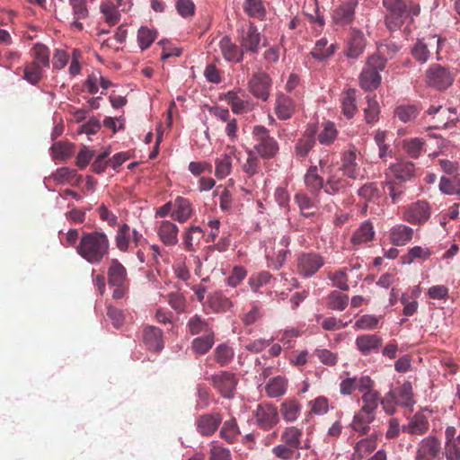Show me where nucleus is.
<instances>
[{"label":"nucleus","instance_id":"a211bd4d","mask_svg":"<svg viewBox=\"0 0 460 460\" xmlns=\"http://www.w3.org/2000/svg\"><path fill=\"white\" fill-rule=\"evenodd\" d=\"M446 460H460V432L456 428L447 426L445 429L444 452Z\"/></svg>","mask_w":460,"mask_h":460},{"label":"nucleus","instance_id":"2f4dec72","mask_svg":"<svg viewBox=\"0 0 460 460\" xmlns=\"http://www.w3.org/2000/svg\"><path fill=\"white\" fill-rule=\"evenodd\" d=\"M366 38L362 31L351 30L348 40L346 56L349 58H358L365 50Z\"/></svg>","mask_w":460,"mask_h":460},{"label":"nucleus","instance_id":"79ce46f5","mask_svg":"<svg viewBox=\"0 0 460 460\" xmlns=\"http://www.w3.org/2000/svg\"><path fill=\"white\" fill-rule=\"evenodd\" d=\"M302 406L296 399H287L280 404L279 412L287 422L296 421L301 413Z\"/></svg>","mask_w":460,"mask_h":460},{"label":"nucleus","instance_id":"6ab92c4d","mask_svg":"<svg viewBox=\"0 0 460 460\" xmlns=\"http://www.w3.org/2000/svg\"><path fill=\"white\" fill-rule=\"evenodd\" d=\"M350 186L351 183L346 174L343 173L341 169L336 167L331 173L327 174L324 191L327 194L335 195L343 192Z\"/></svg>","mask_w":460,"mask_h":460},{"label":"nucleus","instance_id":"f03ea898","mask_svg":"<svg viewBox=\"0 0 460 460\" xmlns=\"http://www.w3.org/2000/svg\"><path fill=\"white\" fill-rule=\"evenodd\" d=\"M385 8V23L390 31L401 29L409 16H418L420 7L413 1L383 0Z\"/></svg>","mask_w":460,"mask_h":460},{"label":"nucleus","instance_id":"4468645a","mask_svg":"<svg viewBox=\"0 0 460 460\" xmlns=\"http://www.w3.org/2000/svg\"><path fill=\"white\" fill-rule=\"evenodd\" d=\"M360 153L356 146H350L349 148L342 153L341 165L339 167L349 179L357 180L361 176L360 166L358 163Z\"/></svg>","mask_w":460,"mask_h":460},{"label":"nucleus","instance_id":"49530a36","mask_svg":"<svg viewBox=\"0 0 460 460\" xmlns=\"http://www.w3.org/2000/svg\"><path fill=\"white\" fill-rule=\"evenodd\" d=\"M203 237V230L198 226H191L183 234V246L188 252H193Z\"/></svg>","mask_w":460,"mask_h":460},{"label":"nucleus","instance_id":"de8ad7c7","mask_svg":"<svg viewBox=\"0 0 460 460\" xmlns=\"http://www.w3.org/2000/svg\"><path fill=\"white\" fill-rule=\"evenodd\" d=\"M44 75L43 66L31 61L24 64L22 78L32 85H37Z\"/></svg>","mask_w":460,"mask_h":460},{"label":"nucleus","instance_id":"f3484780","mask_svg":"<svg viewBox=\"0 0 460 460\" xmlns=\"http://www.w3.org/2000/svg\"><path fill=\"white\" fill-rule=\"evenodd\" d=\"M222 420V415L219 412L201 414L196 419V429L203 437H211L218 429Z\"/></svg>","mask_w":460,"mask_h":460},{"label":"nucleus","instance_id":"c85d7f7f","mask_svg":"<svg viewBox=\"0 0 460 460\" xmlns=\"http://www.w3.org/2000/svg\"><path fill=\"white\" fill-rule=\"evenodd\" d=\"M274 110L279 119L287 120L295 114L296 104L289 96L278 93Z\"/></svg>","mask_w":460,"mask_h":460},{"label":"nucleus","instance_id":"052dcab7","mask_svg":"<svg viewBox=\"0 0 460 460\" xmlns=\"http://www.w3.org/2000/svg\"><path fill=\"white\" fill-rule=\"evenodd\" d=\"M208 305L216 313L226 312L233 304L232 302L219 292H215L208 296Z\"/></svg>","mask_w":460,"mask_h":460},{"label":"nucleus","instance_id":"b1692460","mask_svg":"<svg viewBox=\"0 0 460 460\" xmlns=\"http://www.w3.org/2000/svg\"><path fill=\"white\" fill-rule=\"evenodd\" d=\"M156 233L160 241L166 246H173L178 243V226L170 220L157 223Z\"/></svg>","mask_w":460,"mask_h":460},{"label":"nucleus","instance_id":"c9c22d12","mask_svg":"<svg viewBox=\"0 0 460 460\" xmlns=\"http://www.w3.org/2000/svg\"><path fill=\"white\" fill-rule=\"evenodd\" d=\"M305 184L313 195H317L325 187V182L318 173V166L311 165L304 177Z\"/></svg>","mask_w":460,"mask_h":460},{"label":"nucleus","instance_id":"4c0bfd02","mask_svg":"<svg viewBox=\"0 0 460 460\" xmlns=\"http://www.w3.org/2000/svg\"><path fill=\"white\" fill-rule=\"evenodd\" d=\"M429 42H426V39L419 40L415 45L413 46L411 49V54L413 58L420 62L425 63L429 58V46L431 45V43H437L438 49H439V44L441 42V40L436 39V36H431L428 39Z\"/></svg>","mask_w":460,"mask_h":460},{"label":"nucleus","instance_id":"603ef678","mask_svg":"<svg viewBox=\"0 0 460 460\" xmlns=\"http://www.w3.org/2000/svg\"><path fill=\"white\" fill-rule=\"evenodd\" d=\"M215 343V333L210 332L200 337L195 338L191 342V349L194 353L204 355L209 351Z\"/></svg>","mask_w":460,"mask_h":460},{"label":"nucleus","instance_id":"ea45409f","mask_svg":"<svg viewBox=\"0 0 460 460\" xmlns=\"http://www.w3.org/2000/svg\"><path fill=\"white\" fill-rule=\"evenodd\" d=\"M241 435L240 428L234 417L223 422L219 430V437L228 444H234Z\"/></svg>","mask_w":460,"mask_h":460},{"label":"nucleus","instance_id":"338daca9","mask_svg":"<svg viewBox=\"0 0 460 460\" xmlns=\"http://www.w3.org/2000/svg\"><path fill=\"white\" fill-rule=\"evenodd\" d=\"M157 37L155 30L141 26L137 31V42L142 50L148 49Z\"/></svg>","mask_w":460,"mask_h":460},{"label":"nucleus","instance_id":"6e6552de","mask_svg":"<svg viewBox=\"0 0 460 460\" xmlns=\"http://www.w3.org/2000/svg\"><path fill=\"white\" fill-rule=\"evenodd\" d=\"M359 392L362 394L360 409L376 413L380 403V394L375 389V381L369 376L359 377Z\"/></svg>","mask_w":460,"mask_h":460},{"label":"nucleus","instance_id":"aec40b11","mask_svg":"<svg viewBox=\"0 0 460 460\" xmlns=\"http://www.w3.org/2000/svg\"><path fill=\"white\" fill-rule=\"evenodd\" d=\"M415 165L411 162L399 161L392 164L385 170V178L394 179L402 183L410 181L414 176Z\"/></svg>","mask_w":460,"mask_h":460},{"label":"nucleus","instance_id":"7c9ffc66","mask_svg":"<svg viewBox=\"0 0 460 460\" xmlns=\"http://www.w3.org/2000/svg\"><path fill=\"white\" fill-rule=\"evenodd\" d=\"M142 340L149 350L160 351L164 348L163 331L155 326H146L143 330Z\"/></svg>","mask_w":460,"mask_h":460},{"label":"nucleus","instance_id":"a19ab883","mask_svg":"<svg viewBox=\"0 0 460 460\" xmlns=\"http://www.w3.org/2000/svg\"><path fill=\"white\" fill-rule=\"evenodd\" d=\"M187 332L192 336L203 333V335L214 332L208 322L199 314H194L190 317L186 323Z\"/></svg>","mask_w":460,"mask_h":460},{"label":"nucleus","instance_id":"9d476101","mask_svg":"<svg viewBox=\"0 0 460 460\" xmlns=\"http://www.w3.org/2000/svg\"><path fill=\"white\" fill-rule=\"evenodd\" d=\"M453 82L454 76L451 72L438 64L431 65L426 72L427 84L439 91L446 90Z\"/></svg>","mask_w":460,"mask_h":460},{"label":"nucleus","instance_id":"423d86ee","mask_svg":"<svg viewBox=\"0 0 460 460\" xmlns=\"http://www.w3.org/2000/svg\"><path fill=\"white\" fill-rule=\"evenodd\" d=\"M252 137L255 142L253 151L263 159H271L279 152L277 140L270 135V131L263 126L253 127Z\"/></svg>","mask_w":460,"mask_h":460},{"label":"nucleus","instance_id":"6e6d98bb","mask_svg":"<svg viewBox=\"0 0 460 460\" xmlns=\"http://www.w3.org/2000/svg\"><path fill=\"white\" fill-rule=\"evenodd\" d=\"M32 60L31 62L36 63L43 67L49 66V56L50 52L47 46L42 43H35L31 50Z\"/></svg>","mask_w":460,"mask_h":460},{"label":"nucleus","instance_id":"412c9836","mask_svg":"<svg viewBox=\"0 0 460 460\" xmlns=\"http://www.w3.org/2000/svg\"><path fill=\"white\" fill-rule=\"evenodd\" d=\"M72 9V22L70 28L75 31H82L84 29V21L89 17L87 0H68Z\"/></svg>","mask_w":460,"mask_h":460},{"label":"nucleus","instance_id":"f704fd0d","mask_svg":"<svg viewBox=\"0 0 460 460\" xmlns=\"http://www.w3.org/2000/svg\"><path fill=\"white\" fill-rule=\"evenodd\" d=\"M174 209L172 217L179 223H185L192 215L190 201L183 197H177L173 203Z\"/></svg>","mask_w":460,"mask_h":460},{"label":"nucleus","instance_id":"4d7b16f0","mask_svg":"<svg viewBox=\"0 0 460 460\" xmlns=\"http://www.w3.org/2000/svg\"><path fill=\"white\" fill-rule=\"evenodd\" d=\"M234 357V349L226 343L219 344L214 350L215 360L221 367H226L230 364Z\"/></svg>","mask_w":460,"mask_h":460},{"label":"nucleus","instance_id":"cd10ccee","mask_svg":"<svg viewBox=\"0 0 460 460\" xmlns=\"http://www.w3.org/2000/svg\"><path fill=\"white\" fill-rule=\"evenodd\" d=\"M377 447L376 436L372 434L367 438H361L353 445V453L350 460H363Z\"/></svg>","mask_w":460,"mask_h":460},{"label":"nucleus","instance_id":"5fc2aeb1","mask_svg":"<svg viewBox=\"0 0 460 460\" xmlns=\"http://www.w3.org/2000/svg\"><path fill=\"white\" fill-rule=\"evenodd\" d=\"M295 201L299 207L301 215L305 217H312L315 215L314 211H311L315 208V199H311L305 193L299 192L295 195Z\"/></svg>","mask_w":460,"mask_h":460},{"label":"nucleus","instance_id":"7ed1b4c3","mask_svg":"<svg viewBox=\"0 0 460 460\" xmlns=\"http://www.w3.org/2000/svg\"><path fill=\"white\" fill-rule=\"evenodd\" d=\"M304 431L296 426L285 427L280 433V443L271 452L280 460H291L299 449L310 447L309 440L303 443Z\"/></svg>","mask_w":460,"mask_h":460},{"label":"nucleus","instance_id":"a878e982","mask_svg":"<svg viewBox=\"0 0 460 460\" xmlns=\"http://www.w3.org/2000/svg\"><path fill=\"white\" fill-rule=\"evenodd\" d=\"M316 127L315 125H308L303 136L297 140L295 146L296 156L305 158L313 149L315 144Z\"/></svg>","mask_w":460,"mask_h":460},{"label":"nucleus","instance_id":"dca6fc26","mask_svg":"<svg viewBox=\"0 0 460 460\" xmlns=\"http://www.w3.org/2000/svg\"><path fill=\"white\" fill-rule=\"evenodd\" d=\"M261 40V33L252 22L249 23L246 30H242L238 36V42L244 54H257L260 49Z\"/></svg>","mask_w":460,"mask_h":460},{"label":"nucleus","instance_id":"a18cd8bd","mask_svg":"<svg viewBox=\"0 0 460 460\" xmlns=\"http://www.w3.org/2000/svg\"><path fill=\"white\" fill-rule=\"evenodd\" d=\"M288 389V379L284 376H275L267 383L265 386L266 394L270 398H276L284 395Z\"/></svg>","mask_w":460,"mask_h":460},{"label":"nucleus","instance_id":"9b49d317","mask_svg":"<svg viewBox=\"0 0 460 460\" xmlns=\"http://www.w3.org/2000/svg\"><path fill=\"white\" fill-rule=\"evenodd\" d=\"M431 208L425 200H418L403 209L402 219L410 224L421 226L430 217Z\"/></svg>","mask_w":460,"mask_h":460},{"label":"nucleus","instance_id":"f8f14e48","mask_svg":"<svg viewBox=\"0 0 460 460\" xmlns=\"http://www.w3.org/2000/svg\"><path fill=\"white\" fill-rule=\"evenodd\" d=\"M272 85L271 78L268 74L258 71L252 74L248 82L250 93L257 99L263 102L268 101Z\"/></svg>","mask_w":460,"mask_h":460},{"label":"nucleus","instance_id":"864d4df0","mask_svg":"<svg viewBox=\"0 0 460 460\" xmlns=\"http://www.w3.org/2000/svg\"><path fill=\"white\" fill-rule=\"evenodd\" d=\"M425 140L419 137L404 139L402 149L407 155L412 159H417L423 152Z\"/></svg>","mask_w":460,"mask_h":460},{"label":"nucleus","instance_id":"c03bdc74","mask_svg":"<svg viewBox=\"0 0 460 460\" xmlns=\"http://www.w3.org/2000/svg\"><path fill=\"white\" fill-rule=\"evenodd\" d=\"M375 231L373 224L370 221L363 222L359 227L353 233L351 243L354 245H361L374 239Z\"/></svg>","mask_w":460,"mask_h":460},{"label":"nucleus","instance_id":"37998d69","mask_svg":"<svg viewBox=\"0 0 460 460\" xmlns=\"http://www.w3.org/2000/svg\"><path fill=\"white\" fill-rule=\"evenodd\" d=\"M336 49L337 46L335 44H329L326 38H322L315 42L314 48L310 52V55L319 61H323L331 58Z\"/></svg>","mask_w":460,"mask_h":460},{"label":"nucleus","instance_id":"20e7f679","mask_svg":"<svg viewBox=\"0 0 460 460\" xmlns=\"http://www.w3.org/2000/svg\"><path fill=\"white\" fill-rule=\"evenodd\" d=\"M385 68V58L380 56H369L358 76L360 87L366 92L377 89L382 80L380 72Z\"/></svg>","mask_w":460,"mask_h":460},{"label":"nucleus","instance_id":"8fccbe9b","mask_svg":"<svg viewBox=\"0 0 460 460\" xmlns=\"http://www.w3.org/2000/svg\"><path fill=\"white\" fill-rule=\"evenodd\" d=\"M322 129L317 135V140L321 145L330 146L337 138L338 130L335 124L331 121H324L322 123Z\"/></svg>","mask_w":460,"mask_h":460},{"label":"nucleus","instance_id":"774afa93","mask_svg":"<svg viewBox=\"0 0 460 460\" xmlns=\"http://www.w3.org/2000/svg\"><path fill=\"white\" fill-rule=\"evenodd\" d=\"M208 460H232L231 452L217 441H211L209 444Z\"/></svg>","mask_w":460,"mask_h":460},{"label":"nucleus","instance_id":"2eb2a0df","mask_svg":"<svg viewBox=\"0 0 460 460\" xmlns=\"http://www.w3.org/2000/svg\"><path fill=\"white\" fill-rule=\"evenodd\" d=\"M210 381L225 398H232L237 385V378L234 373L220 371L210 377Z\"/></svg>","mask_w":460,"mask_h":460},{"label":"nucleus","instance_id":"0e129e2a","mask_svg":"<svg viewBox=\"0 0 460 460\" xmlns=\"http://www.w3.org/2000/svg\"><path fill=\"white\" fill-rule=\"evenodd\" d=\"M367 107L364 109L365 119L367 123H375L379 119L380 107L376 100V96L367 95Z\"/></svg>","mask_w":460,"mask_h":460},{"label":"nucleus","instance_id":"f257e3e1","mask_svg":"<svg viewBox=\"0 0 460 460\" xmlns=\"http://www.w3.org/2000/svg\"><path fill=\"white\" fill-rule=\"evenodd\" d=\"M75 251L92 265L100 264L110 252V240L102 231L83 232Z\"/></svg>","mask_w":460,"mask_h":460},{"label":"nucleus","instance_id":"473e14b6","mask_svg":"<svg viewBox=\"0 0 460 460\" xmlns=\"http://www.w3.org/2000/svg\"><path fill=\"white\" fill-rule=\"evenodd\" d=\"M123 5L124 0H117V4H114L111 0H104L102 2L100 12L109 26H114L119 22L120 13L118 7Z\"/></svg>","mask_w":460,"mask_h":460},{"label":"nucleus","instance_id":"bf43d9fd","mask_svg":"<svg viewBox=\"0 0 460 460\" xmlns=\"http://www.w3.org/2000/svg\"><path fill=\"white\" fill-rule=\"evenodd\" d=\"M341 110L344 116L351 119L357 111L356 93L349 89L345 92L341 97Z\"/></svg>","mask_w":460,"mask_h":460},{"label":"nucleus","instance_id":"69168bd1","mask_svg":"<svg viewBox=\"0 0 460 460\" xmlns=\"http://www.w3.org/2000/svg\"><path fill=\"white\" fill-rule=\"evenodd\" d=\"M247 155L248 157L245 163L242 165V169L248 177H252L259 173L261 170V160L253 150H249Z\"/></svg>","mask_w":460,"mask_h":460},{"label":"nucleus","instance_id":"13d9d810","mask_svg":"<svg viewBox=\"0 0 460 460\" xmlns=\"http://www.w3.org/2000/svg\"><path fill=\"white\" fill-rule=\"evenodd\" d=\"M349 304V296L340 291H332L326 298V305L332 310L343 311Z\"/></svg>","mask_w":460,"mask_h":460},{"label":"nucleus","instance_id":"1a4fd4ad","mask_svg":"<svg viewBox=\"0 0 460 460\" xmlns=\"http://www.w3.org/2000/svg\"><path fill=\"white\" fill-rule=\"evenodd\" d=\"M441 441L435 435H429L416 446L414 460H436L441 454Z\"/></svg>","mask_w":460,"mask_h":460},{"label":"nucleus","instance_id":"680f3d73","mask_svg":"<svg viewBox=\"0 0 460 460\" xmlns=\"http://www.w3.org/2000/svg\"><path fill=\"white\" fill-rule=\"evenodd\" d=\"M393 391L396 393V402L398 404L404 407H409L413 404L412 386L410 382L403 383L400 387Z\"/></svg>","mask_w":460,"mask_h":460},{"label":"nucleus","instance_id":"5701e85b","mask_svg":"<svg viewBox=\"0 0 460 460\" xmlns=\"http://www.w3.org/2000/svg\"><path fill=\"white\" fill-rule=\"evenodd\" d=\"M358 4V0H348L336 7L332 13L334 22L341 25L351 23L355 17Z\"/></svg>","mask_w":460,"mask_h":460},{"label":"nucleus","instance_id":"09e8293b","mask_svg":"<svg viewBox=\"0 0 460 460\" xmlns=\"http://www.w3.org/2000/svg\"><path fill=\"white\" fill-rule=\"evenodd\" d=\"M131 242V229L129 226L123 223L119 226L115 235V243L119 251L127 252L129 250Z\"/></svg>","mask_w":460,"mask_h":460},{"label":"nucleus","instance_id":"4be33fe9","mask_svg":"<svg viewBox=\"0 0 460 460\" xmlns=\"http://www.w3.org/2000/svg\"><path fill=\"white\" fill-rule=\"evenodd\" d=\"M385 195L391 199L392 204L396 205L404 201L407 187L394 179L385 178L381 183Z\"/></svg>","mask_w":460,"mask_h":460},{"label":"nucleus","instance_id":"bb28decb","mask_svg":"<svg viewBox=\"0 0 460 460\" xmlns=\"http://www.w3.org/2000/svg\"><path fill=\"white\" fill-rule=\"evenodd\" d=\"M219 49L224 58L228 62L241 63L244 53L241 46H237L228 36H224L219 41Z\"/></svg>","mask_w":460,"mask_h":460},{"label":"nucleus","instance_id":"e433bc0d","mask_svg":"<svg viewBox=\"0 0 460 460\" xmlns=\"http://www.w3.org/2000/svg\"><path fill=\"white\" fill-rule=\"evenodd\" d=\"M383 340L376 334H364L356 339V346L363 355H369L372 351L378 349Z\"/></svg>","mask_w":460,"mask_h":460},{"label":"nucleus","instance_id":"e2e57ef3","mask_svg":"<svg viewBox=\"0 0 460 460\" xmlns=\"http://www.w3.org/2000/svg\"><path fill=\"white\" fill-rule=\"evenodd\" d=\"M420 109L416 105L402 104L396 107L394 116L403 123L412 121L419 114Z\"/></svg>","mask_w":460,"mask_h":460},{"label":"nucleus","instance_id":"58836bf2","mask_svg":"<svg viewBox=\"0 0 460 460\" xmlns=\"http://www.w3.org/2000/svg\"><path fill=\"white\" fill-rule=\"evenodd\" d=\"M413 229L408 226L400 224L390 230V240L396 246H402L411 241Z\"/></svg>","mask_w":460,"mask_h":460},{"label":"nucleus","instance_id":"3c124183","mask_svg":"<svg viewBox=\"0 0 460 460\" xmlns=\"http://www.w3.org/2000/svg\"><path fill=\"white\" fill-rule=\"evenodd\" d=\"M243 9L248 16L254 19L263 20L266 16V8L262 0H244Z\"/></svg>","mask_w":460,"mask_h":460},{"label":"nucleus","instance_id":"0eeeda50","mask_svg":"<svg viewBox=\"0 0 460 460\" xmlns=\"http://www.w3.org/2000/svg\"><path fill=\"white\" fill-rule=\"evenodd\" d=\"M255 425L265 431L272 429L279 422L277 407L270 402H262L257 405L253 411Z\"/></svg>","mask_w":460,"mask_h":460},{"label":"nucleus","instance_id":"72a5a7b5","mask_svg":"<svg viewBox=\"0 0 460 460\" xmlns=\"http://www.w3.org/2000/svg\"><path fill=\"white\" fill-rule=\"evenodd\" d=\"M228 152L218 156L215 161V176L224 179L231 173L233 158L234 157V147H227Z\"/></svg>","mask_w":460,"mask_h":460},{"label":"nucleus","instance_id":"393cba45","mask_svg":"<svg viewBox=\"0 0 460 460\" xmlns=\"http://www.w3.org/2000/svg\"><path fill=\"white\" fill-rule=\"evenodd\" d=\"M376 413L359 409L354 415L350 428L358 436L367 435L370 430V424L375 420Z\"/></svg>","mask_w":460,"mask_h":460},{"label":"nucleus","instance_id":"ddd939ff","mask_svg":"<svg viewBox=\"0 0 460 460\" xmlns=\"http://www.w3.org/2000/svg\"><path fill=\"white\" fill-rule=\"evenodd\" d=\"M324 264L323 258L315 252H304L297 258L296 271L304 278L314 275Z\"/></svg>","mask_w":460,"mask_h":460},{"label":"nucleus","instance_id":"39448f33","mask_svg":"<svg viewBox=\"0 0 460 460\" xmlns=\"http://www.w3.org/2000/svg\"><path fill=\"white\" fill-rule=\"evenodd\" d=\"M107 277L109 286L114 288L112 297L123 298L128 290V279L126 268L118 259H111L109 261Z\"/></svg>","mask_w":460,"mask_h":460},{"label":"nucleus","instance_id":"c756f323","mask_svg":"<svg viewBox=\"0 0 460 460\" xmlns=\"http://www.w3.org/2000/svg\"><path fill=\"white\" fill-rule=\"evenodd\" d=\"M402 430L411 436H423L429 430V420L422 413H415L409 422L402 427Z\"/></svg>","mask_w":460,"mask_h":460}]
</instances>
